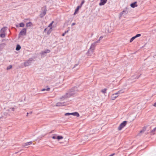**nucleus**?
I'll return each instance as SVG.
<instances>
[{"label":"nucleus","instance_id":"nucleus-27","mask_svg":"<svg viewBox=\"0 0 156 156\" xmlns=\"http://www.w3.org/2000/svg\"><path fill=\"white\" fill-rule=\"evenodd\" d=\"M84 0H83L82 2H81V5H80V6H81V7L82 6V5L83 4V3H84Z\"/></svg>","mask_w":156,"mask_h":156},{"label":"nucleus","instance_id":"nucleus-29","mask_svg":"<svg viewBox=\"0 0 156 156\" xmlns=\"http://www.w3.org/2000/svg\"><path fill=\"white\" fill-rule=\"evenodd\" d=\"M121 93V91H118V92H117V93H116V94H117V95H118V94H120V93Z\"/></svg>","mask_w":156,"mask_h":156},{"label":"nucleus","instance_id":"nucleus-13","mask_svg":"<svg viewBox=\"0 0 156 156\" xmlns=\"http://www.w3.org/2000/svg\"><path fill=\"white\" fill-rule=\"evenodd\" d=\"M64 105V103L61 102H58L56 105V106H61Z\"/></svg>","mask_w":156,"mask_h":156},{"label":"nucleus","instance_id":"nucleus-22","mask_svg":"<svg viewBox=\"0 0 156 156\" xmlns=\"http://www.w3.org/2000/svg\"><path fill=\"white\" fill-rule=\"evenodd\" d=\"M50 52V50H47L45 51L42 52V54H43L44 53H49Z\"/></svg>","mask_w":156,"mask_h":156},{"label":"nucleus","instance_id":"nucleus-7","mask_svg":"<svg viewBox=\"0 0 156 156\" xmlns=\"http://www.w3.org/2000/svg\"><path fill=\"white\" fill-rule=\"evenodd\" d=\"M46 11H47V10L46 9H45L44 11L42 13H41L40 15V16L41 17H43V16H44L46 14Z\"/></svg>","mask_w":156,"mask_h":156},{"label":"nucleus","instance_id":"nucleus-2","mask_svg":"<svg viewBox=\"0 0 156 156\" xmlns=\"http://www.w3.org/2000/svg\"><path fill=\"white\" fill-rule=\"evenodd\" d=\"M54 22L52 21L48 25V27L50 28L48 30V28H47L44 29V31H47L46 33L48 34H49L52 30V26Z\"/></svg>","mask_w":156,"mask_h":156},{"label":"nucleus","instance_id":"nucleus-25","mask_svg":"<svg viewBox=\"0 0 156 156\" xmlns=\"http://www.w3.org/2000/svg\"><path fill=\"white\" fill-rule=\"evenodd\" d=\"M65 116L69 115H71V113H66L65 114Z\"/></svg>","mask_w":156,"mask_h":156},{"label":"nucleus","instance_id":"nucleus-20","mask_svg":"<svg viewBox=\"0 0 156 156\" xmlns=\"http://www.w3.org/2000/svg\"><path fill=\"white\" fill-rule=\"evenodd\" d=\"M50 88H48L46 89H43L41 90V91H44L46 90L49 91L50 90Z\"/></svg>","mask_w":156,"mask_h":156},{"label":"nucleus","instance_id":"nucleus-3","mask_svg":"<svg viewBox=\"0 0 156 156\" xmlns=\"http://www.w3.org/2000/svg\"><path fill=\"white\" fill-rule=\"evenodd\" d=\"M6 27H4L1 30L0 32V36L2 38L5 37L6 36Z\"/></svg>","mask_w":156,"mask_h":156},{"label":"nucleus","instance_id":"nucleus-24","mask_svg":"<svg viewBox=\"0 0 156 156\" xmlns=\"http://www.w3.org/2000/svg\"><path fill=\"white\" fill-rule=\"evenodd\" d=\"M140 36H141V34H136L134 37L136 38V37H137Z\"/></svg>","mask_w":156,"mask_h":156},{"label":"nucleus","instance_id":"nucleus-35","mask_svg":"<svg viewBox=\"0 0 156 156\" xmlns=\"http://www.w3.org/2000/svg\"><path fill=\"white\" fill-rule=\"evenodd\" d=\"M16 27H18V26H16Z\"/></svg>","mask_w":156,"mask_h":156},{"label":"nucleus","instance_id":"nucleus-15","mask_svg":"<svg viewBox=\"0 0 156 156\" xmlns=\"http://www.w3.org/2000/svg\"><path fill=\"white\" fill-rule=\"evenodd\" d=\"M30 61H28L27 62H25L24 63V65L25 66H27L30 65Z\"/></svg>","mask_w":156,"mask_h":156},{"label":"nucleus","instance_id":"nucleus-1","mask_svg":"<svg viewBox=\"0 0 156 156\" xmlns=\"http://www.w3.org/2000/svg\"><path fill=\"white\" fill-rule=\"evenodd\" d=\"M95 47L94 44H92L88 50L87 52V54L88 56H92L94 55V52Z\"/></svg>","mask_w":156,"mask_h":156},{"label":"nucleus","instance_id":"nucleus-32","mask_svg":"<svg viewBox=\"0 0 156 156\" xmlns=\"http://www.w3.org/2000/svg\"><path fill=\"white\" fill-rule=\"evenodd\" d=\"M66 32H65V33H63V34H62V36H64L65 35V34H66Z\"/></svg>","mask_w":156,"mask_h":156},{"label":"nucleus","instance_id":"nucleus-12","mask_svg":"<svg viewBox=\"0 0 156 156\" xmlns=\"http://www.w3.org/2000/svg\"><path fill=\"white\" fill-rule=\"evenodd\" d=\"M81 8V6H77L74 14V15H75L76 13H77L78 12L79 9Z\"/></svg>","mask_w":156,"mask_h":156},{"label":"nucleus","instance_id":"nucleus-16","mask_svg":"<svg viewBox=\"0 0 156 156\" xmlns=\"http://www.w3.org/2000/svg\"><path fill=\"white\" fill-rule=\"evenodd\" d=\"M63 138V137L62 136H57V139L58 140L62 139Z\"/></svg>","mask_w":156,"mask_h":156},{"label":"nucleus","instance_id":"nucleus-19","mask_svg":"<svg viewBox=\"0 0 156 156\" xmlns=\"http://www.w3.org/2000/svg\"><path fill=\"white\" fill-rule=\"evenodd\" d=\"M19 27H24V26H25V24L24 23H20L19 24Z\"/></svg>","mask_w":156,"mask_h":156},{"label":"nucleus","instance_id":"nucleus-26","mask_svg":"<svg viewBox=\"0 0 156 156\" xmlns=\"http://www.w3.org/2000/svg\"><path fill=\"white\" fill-rule=\"evenodd\" d=\"M12 68V66L11 65L9 66L7 68V70L10 69Z\"/></svg>","mask_w":156,"mask_h":156},{"label":"nucleus","instance_id":"nucleus-18","mask_svg":"<svg viewBox=\"0 0 156 156\" xmlns=\"http://www.w3.org/2000/svg\"><path fill=\"white\" fill-rule=\"evenodd\" d=\"M20 48H21L20 46L19 45H17V46H16V50L17 51H18V50H20Z\"/></svg>","mask_w":156,"mask_h":156},{"label":"nucleus","instance_id":"nucleus-10","mask_svg":"<svg viewBox=\"0 0 156 156\" xmlns=\"http://www.w3.org/2000/svg\"><path fill=\"white\" fill-rule=\"evenodd\" d=\"M32 143V141H30L29 142L26 143L24 144L23 145V146L24 147L27 146L28 145H31Z\"/></svg>","mask_w":156,"mask_h":156},{"label":"nucleus","instance_id":"nucleus-21","mask_svg":"<svg viewBox=\"0 0 156 156\" xmlns=\"http://www.w3.org/2000/svg\"><path fill=\"white\" fill-rule=\"evenodd\" d=\"M57 136L56 134H53V136H52V138L54 139H57Z\"/></svg>","mask_w":156,"mask_h":156},{"label":"nucleus","instance_id":"nucleus-34","mask_svg":"<svg viewBox=\"0 0 156 156\" xmlns=\"http://www.w3.org/2000/svg\"><path fill=\"white\" fill-rule=\"evenodd\" d=\"M103 38V37H100V39H101Z\"/></svg>","mask_w":156,"mask_h":156},{"label":"nucleus","instance_id":"nucleus-6","mask_svg":"<svg viewBox=\"0 0 156 156\" xmlns=\"http://www.w3.org/2000/svg\"><path fill=\"white\" fill-rule=\"evenodd\" d=\"M107 0H101L99 4L100 5H104L107 2Z\"/></svg>","mask_w":156,"mask_h":156},{"label":"nucleus","instance_id":"nucleus-8","mask_svg":"<svg viewBox=\"0 0 156 156\" xmlns=\"http://www.w3.org/2000/svg\"><path fill=\"white\" fill-rule=\"evenodd\" d=\"M118 96V95L117 94L115 93L112 94L111 96V98L112 100H114Z\"/></svg>","mask_w":156,"mask_h":156},{"label":"nucleus","instance_id":"nucleus-9","mask_svg":"<svg viewBox=\"0 0 156 156\" xmlns=\"http://www.w3.org/2000/svg\"><path fill=\"white\" fill-rule=\"evenodd\" d=\"M71 115H73L74 116H76L77 117H79L80 116V115L79 114V113L76 112L71 113Z\"/></svg>","mask_w":156,"mask_h":156},{"label":"nucleus","instance_id":"nucleus-11","mask_svg":"<svg viewBox=\"0 0 156 156\" xmlns=\"http://www.w3.org/2000/svg\"><path fill=\"white\" fill-rule=\"evenodd\" d=\"M136 2H135L134 3H132L131 4L130 6L132 8H135L137 6V5L136 4Z\"/></svg>","mask_w":156,"mask_h":156},{"label":"nucleus","instance_id":"nucleus-14","mask_svg":"<svg viewBox=\"0 0 156 156\" xmlns=\"http://www.w3.org/2000/svg\"><path fill=\"white\" fill-rule=\"evenodd\" d=\"M32 25V23L31 22H29L27 23L26 24V26L27 27H30Z\"/></svg>","mask_w":156,"mask_h":156},{"label":"nucleus","instance_id":"nucleus-28","mask_svg":"<svg viewBox=\"0 0 156 156\" xmlns=\"http://www.w3.org/2000/svg\"><path fill=\"white\" fill-rule=\"evenodd\" d=\"M145 130V128H144L142 130H141L140 132V133H142V132H144Z\"/></svg>","mask_w":156,"mask_h":156},{"label":"nucleus","instance_id":"nucleus-4","mask_svg":"<svg viewBox=\"0 0 156 156\" xmlns=\"http://www.w3.org/2000/svg\"><path fill=\"white\" fill-rule=\"evenodd\" d=\"M127 122L126 121H124L118 127V130H121L122 129L124 128L126 125Z\"/></svg>","mask_w":156,"mask_h":156},{"label":"nucleus","instance_id":"nucleus-30","mask_svg":"<svg viewBox=\"0 0 156 156\" xmlns=\"http://www.w3.org/2000/svg\"><path fill=\"white\" fill-rule=\"evenodd\" d=\"M115 154V153H113L112 154H111L109 156H114V155Z\"/></svg>","mask_w":156,"mask_h":156},{"label":"nucleus","instance_id":"nucleus-17","mask_svg":"<svg viewBox=\"0 0 156 156\" xmlns=\"http://www.w3.org/2000/svg\"><path fill=\"white\" fill-rule=\"evenodd\" d=\"M107 90V89L106 88H105L104 89L102 90H101V92L103 94H105L106 93Z\"/></svg>","mask_w":156,"mask_h":156},{"label":"nucleus","instance_id":"nucleus-33","mask_svg":"<svg viewBox=\"0 0 156 156\" xmlns=\"http://www.w3.org/2000/svg\"><path fill=\"white\" fill-rule=\"evenodd\" d=\"M75 23H73L72 24V26H73L74 25H75Z\"/></svg>","mask_w":156,"mask_h":156},{"label":"nucleus","instance_id":"nucleus-31","mask_svg":"<svg viewBox=\"0 0 156 156\" xmlns=\"http://www.w3.org/2000/svg\"><path fill=\"white\" fill-rule=\"evenodd\" d=\"M153 106L155 107H156V102L154 104Z\"/></svg>","mask_w":156,"mask_h":156},{"label":"nucleus","instance_id":"nucleus-23","mask_svg":"<svg viewBox=\"0 0 156 156\" xmlns=\"http://www.w3.org/2000/svg\"><path fill=\"white\" fill-rule=\"evenodd\" d=\"M135 39V37H132V38H131V39H130V42H132L133 41V40Z\"/></svg>","mask_w":156,"mask_h":156},{"label":"nucleus","instance_id":"nucleus-5","mask_svg":"<svg viewBox=\"0 0 156 156\" xmlns=\"http://www.w3.org/2000/svg\"><path fill=\"white\" fill-rule=\"evenodd\" d=\"M26 29L25 28H24L22 29L21 31L20 32V35H25L26 34Z\"/></svg>","mask_w":156,"mask_h":156}]
</instances>
